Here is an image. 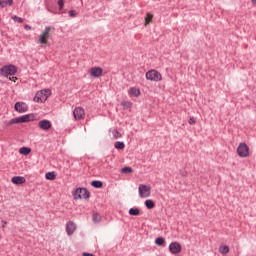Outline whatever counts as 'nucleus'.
<instances>
[{
	"mask_svg": "<svg viewBox=\"0 0 256 256\" xmlns=\"http://www.w3.org/2000/svg\"><path fill=\"white\" fill-rule=\"evenodd\" d=\"M34 119H35V115L26 114V115L13 118V119L5 122V125H7V127H11V125H17L19 123H29V121H33Z\"/></svg>",
	"mask_w": 256,
	"mask_h": 256,
	"instance_id": "1",
	"label": "nucleus"
},
{
	"mask_svg": "<svg viewBox=\"0 0 256 256\" xmlns=\"http://www.w3.org/2000/svg\"><path fill=\"white\" fill-rule=\"evenodd\" d=\"M51 97V89H44L41 91H38L34 96V101L36 103H45L47 99Z\"/></svg>",
	"mask_w": 256,
	"mask_h": 256,
	"instance_id": "2",
	"label": "nucleus"
},
{
	"mask_svg": "<svg viewBox=\"0 0 256 256\" xmlns=\"http://www.w3.org/2000/svg\"><path fill=\"white\" fill-rule=\"evenodd\" d=\"M146 79L148 81H155L159 83V81H163V76L159 73V71L152 69L146 72Z\"/></svg>",
	"mask_w": 256,
	"mask_h": 256,
	"instance_id": "3",
	"label": "nucleus"
},
{
	"mask_svg": "<svg viewBox=\"0 0 256 256\" xmlns=\"http://www.w3.org/2000/svg\"><path fill=\"white\" fill-rule=\"evenodd\" d=\"M0 73L1 75H4V77H10L15 75V73H17V67H15L14 65H7L4 66L0 69Z\"/></svg>",
	"mask_w": 256,
	"mask_h": 256,
	"instance_id": "4",
	"label": "nucleus"
},
{
	"mask_svg": "<svg viewBox=\"0 0 256 256\" xmlns=\"http://www.w3.org/2000/svg\"><path fill=\"white\" fill-rule=\"evenodd\" d=\"M139 197L142 199H147V197H151V187L140 184L138 188Z\"/></svg>",
	"mask_w": 256,
	"mask_h": 256,
	"instance_id": "5",
	"label": "nucleus"
},
{
	"mask_svg": "<svg viewBox=\"0 0 256 256\" xmlns=\"http://www.w3.org/2000/svg\"><path fill=\"white\" fill-rule=\"evenodd\" d=\"M74 199H89V191L87 188H78L73 193Z\"/></svg>",
	"mask_w": 256,
	"mask_h": 256,
	"instance_id": "6",
	"label": "nucleus"
},
{
	"mask_svg": "<svg viewBox=\"0 0 256 256\" xmlns=\"http://www.w3.org/2000/svg\"><path fill=\"white\" fill-rule=\"evenodd\" d=\"M51 33V26H47L45 28V30L41 33V35L39 36V40L38 42L41 45H47V39H49V35Z\"/></svg>",
	"mask_w": 256,
	"mask_h": 256,
	"instance_id": "7",
	"label": "nucleus"
},
{
	"mask_svg": "<svg viewBox=\"0 0 256 256\" xmlns=\"http://www.w3.org/2000/svg\"><path fill=\"white\" fill-rule=\"evenodd\" d=\"M237 154L239 157H249V146L245 143H240L237 148Z\"/></svg>",
	"mask_w": 256,
	"mask_h": 256,
	"instance_id": "8",
	"label": "nucleus"
},
{
	"mask_svg": "<svg viewBox=\"0 0 256 256\" xmlns=\"http://www.w3.org/2000/svg\"><path fill=\"white\" fill-rule=\"evenodd\" d=\"M73 115L76 121H81V119H85V109H83V107H76L73 111Z\"/></svg>",
	"mask_w": 256,
	"mask_h": 256,
	"instance_id": "9",
	"label": "nucleus"
},
{
	"mask_svg": "<svg viewBox=\"0 0 256 256\" xmlns=\"http://www.w3.org/2000/svg\"><path fill=\"white\" fill-rule=\"evenodd\" d=\"M14 109L18 113H27V111H29V106H27V104L24 102H16Z\"/></svg>",
	"mask_w": 256,
	"mask_h": 256,
	"instance_id": "10",
	"label": "nucleus"
},
{
	"mask_svg": "<svg viewBox=\"0 0 256 256\" xmlns=\"http://www.w3.org/2000/svg\"><path fill=\"white\" fill-rule=\"evenodd\" d=\"M169 251L172 255H179V253H181V244L179 242L170 243Z\"/></svg>",
	"mask_w": 256,
	"mask_h": 256,
	"instance_id": "11",
	"label": "nucleus"
},
{
	"mask_svg": "<svg viewBox=\"0 0 256 256\" xmlns=\"http://www.w3.org/2000/svg\"><path fill=\"white\" fill-rule=\"evenodd\" d=\"M38 127L42 129V131H49V129L52 127V124L49 120H41L38 122Z\"/></svg>",
	"mask_w": 256,
	"mask_h": 256,
	"instance_id": "12",
	"label": "nucleus"
},
{
	"mask_svg": "<svg viewBox=\"0 0 256 256\" xmlns=\"http://www.w3.org/2000/svg\"><path fill=\"white\" fill-rule=\"evenodd\" d=\"M91 77L99 78L103 75V68L101 67H92L90 69Z\"/></svg>",
	"mask_w": 256,
	"mask_h": 256,
	"instance_id": "13",
	"label": "nucleus"
},
{
	"mask_svg": "<svg viewBox=\"0 0 256 256\" xmlns=\"http://www.w3.org/2000/svg\"><path fill=\"white\" fill-rule=\"evenodd\" d=\"M75 229H77V225L74 224L73 221H69L68 223H66L67 235H73V233H75Z\"/></svg>",
	"mask_w": 256,
	"mask_h": 256,
	"instance_id": "14",
	"label": "nucleus"
},
{
	"mask_svg": "<svg viewBox=\"0 0 256 256\" xmlns=\"http://www.w3.org/2000/svg\"><path fill=\"white\" fill-rule=\"evenodd\" d=\"M11 181L14 185H23V183H25L26 180L23 176H14L12 177Z\"/></svg>",
	"mask_w": 256,
	"mask_h": 256,
	"instance_id": "15",
	"label": "nucleus"
},
{
	"mask_svg": "<svg viewBox=\"0 0 256 256\" xmlns=\"http://www.w3.org/2000/svg\"><path fill=\"white\" fill-rule=\"evenodd\" d=\"M128 93L129 95H131V97H139V95H141V90L132 87L129 89Z\"/></svg>",
	"mask_w": 256,
	"mask_h": 256,
	"instance_id": "16",
	"label": "nucleus"
},
{
	"mask_svg": "<svg viewBox=\"0 0 256 256\" xmlns=\"http://www.w3.org/2000/svg\"><path fill=\"white\" fill-rule=\"evenodd\" d=\"M45 178L48 181H55V179H57V175L55 174V172H48L46 173Z\"/></svg>",
	"mask_w": 256,
	"mask_h": 256,
	"instance_id": "17",
	"label": "nucleus"
},
{
	"mask_svg": "<svg viewBox=\"0 0 256 256\" xmlns=\"http://www.w3.org/2000/svg\"><path fill=\"white\" fill-rule=\"evenodd\" d=\"M141 213V210L139 208H130L129 209V215H132L133 217L139 216Z\"/></svg>",
	"mask_w": 256,
	"mask_h": 256,
	"instance_id": "18",
	"label": "nucleus"
},
{
	"mask_svg": "<svg viewBox=\"0 0 256 256\" xmlns=\"http://www.w3.org/2000/svg\"><path fill=\"white\" fill-rule=\"evenodd\" d=\"M92 187H95V189H101L103 187V182L99 180H94L91 182Z\"/></svg>",
	"mask_w": 256,
	"mask_h": 256,
	"instance_id": "19",
	"label": "nucleus"
},
{
	"mask_svg": "<svg viewBox=\"0 0 256 256\" xmlns=\"http://www.w3.org/2000/svg\"><path fill=\"white\" fill-rule=\"evenodd\" d=\"M19 153L21 155H29V153H31V148L22 147V148L19 149Z\"/></svg>",
	"mask_w": 256,
	"mask_h": 256,
	"instance_id": "20",
	"label": "nucleus"
},
{
	"mask_svg": "<svg viewBox=\"0 0 256 256\" xmlns=\"http://www.w3.org/2000/svg\"><path fill=\"white\" fill-rule=\"evenodd\" d=\"M153 21V16L151 13H147L146 17H145V27H147L150 22Z\"/></svg>",
	"mask_w": 256,
	"mask_h": 256,
	"instance_id": "21",
	"label": "nucleus"
},
{
	"mask_svg": "<svg viewBox=\"0 0 256 256\" xmlns=\"http://www.w3.org/2000/svg\"><path fill=\"white\" fill-rule=\"evenodd\" d=\"M7 5H13V0H0V7H7Z\"/></svg>",
	"mask_w": 256,
	"mask_h": 256,
	"instance_id": "22",
	"label": "nucleus"
},
{
	"mask_svg": "<svg viewBox=\"0 0 256 256\" xmlns=\"http://www.w3.org/2000/svg\"><path fill=\"white\" fill-rule=\"evenodd\" d=\"M145 205L147 209H153L155 207V202L153 200H146Z\"/></svg>",
	"mask_w": 256,
	"mask_h": 256,
	"instance_id": "23",
	"label": "nucleus"
},
{
	"mask_svg": "<svg viewBox=\"0 0 256 256\" xmlns=\"http://www.w3.org/2000/svg\"><path fill=\"white\" fill-rule=\"evenodd\" d=\"M92 220L94 223H100L101 222V215H99L98 213H94L92 215Z\"/></svg>",
	"mask_w": 256,
	"mask_h": 256,
	"instance_id": "24",
	"label": "nucleus"
},
{
	"mask_svg": "<svg viewBox=\"0 0 256 256\" xmlns=\"http://www.w3.org/2000/svg\"><path fill=\"white\" fill-rule=\"evenodd\" d=\"M114 147H115V149L123 150V149H125V143L118 141V142H116V143L114 144Z\"/></svg>",
	"mask_w": 256,
	"mask_h": 256,
	"instance_id": "25",
	"label": "nucleus"
},
{
	"mask_svg": "<svg viewBox=\"0 0 256 256\" xmlns=\"http://www.w3.org/2000/svg\"><path fill=\"white\" fill-rule=\"evenodd\" d=\"M155 243H156V245L161 247V245L165 244V239L163 237H158V238H156Z\"/></svg>",
	"mask_w": 256,
	"mask_h": 256,
	"instance_id": "26",
	"label": "nucleus"
},
{
	"mask_svg": "<svg viewBox=\"0 0 256 256\" xmlns=\"http://www.w3.org/2000/svg\"><path fill=\"white\" fill-rule=\"evenodd\" d=\"M219 251L222 255H227V253H229V248L227 246H222L219 248Z\"/></svg>",
	"mask_w": 256,
	"mask_h": 256,
	"instance_id": "27",
	"label": "nucleus"
},
{
	"mask_svg": "<svg viewBox=\"0 0 256 256\" xmlns=\"http://www.w3.org/2000/svg\"><path fill=\"white\" fill-rule=\"evenodd\" d=\"M133 172V168L131 167H124L121 169V173H132Z\"/></svg>",
	"mask_w": 256,
	"mask_h": 256,
	"instance_id": "28",
	"label": "nucleus"
},
{
	"mask_svg": "<svg viewBox=\"0 0 256 256\" xmlns=\"http://www.w3.org/2000/svg\"><path fill=\"white\" fill-rule=\"evenodd\" d=\"M113 137H114V139H119L121 137V132L114 130Z\"/></svg>",
	"mask_w": 256,
	"mask_h": 256,
	"instance_id": "29",
	"label": "nucleus"
},
{
	"mask_svg": "<svg viewBox=\"0 0 256 256\" xmlns=\"http://www.w3.org/2000/svg\"><path fill=\"white\" fill-rule=\"evenodd\" d=\"M68 14H69V17H77V11L75 10H70Z\"/></svg>",
	"mask_w": 256,
	"mask_h": 256,
	"instance_id": "30",
	"label": "nucleus"
},
{
	"mask_svg": "<svg viewBox=\"0 0 256 256\" xmlns=\"http://www.w3.org/2000/svg\"><path fill=\"white\" fill-rule=\"evenodd\" d=\"M58 6L61 11L63 9V7L65 6V3L63 2V0H58Z\"/></svg>",
	"mask_w": 256,
	"mask_h": 256,
	"instance_id": "31",
	"label": "nucleus"
},
{
	"mask_svg": "<svg viewBox=\"0 0 256 256\" xmlns=\"http://www.w3.org/2000/svg\"><path fill=\"white\" fill-rule=\"evenodd\" d=\"M188 123H189V125H195V123H197V121L195 120V118L191 117V118L188 120Z\"/></svg>",
	"mask_w": 256,
	"mask_h": 256,
	"instance_id": "32",
	"label": "nucleus"
},
{
	"mask_svg": "<svg viewBox=\"0 0 256 256\" xmlns=\"http://www.w3.org/2000/svg\"><path fill=\"white\" fill-rule=\"evenodd\" d=\"M13 19H14V21H17L18 23H23V18H21V17L14 16Z\"/></svg>",
	"mask_w": 256,
	"mask_h": 256,
	"instance_id": "33",
	"label": "nucleus"
},
{
	"mask_svg": "<svg viewBox=\"0 0 256 256\" xmlns=\"http://www.w3.org/2000/svg\"><path fill=\"white\" fill-rule=\"evenodd\" d=\"M123 107H126L127 109H129L131 107V102H122Z\"/></svg>",
	"mask_w": 256,
	"mask_h": 256,
	"instance_id": "34",
	"label": "nucleus"
},
{
	"mask_svg": "<svg viewBox=\"0 0 256 256\" xmlns=\"http://www.w3.org/2000/svg\"><path fill=\"white\" fill-rule=\"evenodd\" d=\"M9 79H10V81H13L14 83L17 81V77H15V76L10 77Z\"/></svg>",
	"mask_w": 256,
	"mask_h": 256,
	"instance_id": "35",
	"label": "nucleus"
},
{
	"mask_svg": "<svg viewBox=\"0 0 256 256\" xmlns=\"http://www.w3.org/2000/svg\"><path fill=\"white\" fill-rule=\"evenodd\" d=\"M24 27H25V29H26L27 31H31V26H29V25L26 24Z\"/></svg>",
	"mask_w": 256,
	"mask_h": 256,
	"instance_id": "36",
	"label": "nucleus"
},
{
	"mask_svg": "<svg viewBox=\"0 0 256 256\" xmlns=\"http://www.w3.org/2000/svg\"><path fill=\"white\" fill-rule=\"evenodd\" d=\"M82 255H83V256H94L93 254L87 253V252H84Z\"/></svg>",
	"mask_w": 256,
	"mask_h": 256,
	"instance_id": "37",
	"label": "nucleus"
},
{
	"mask_svg": "<svg viewBox=\"0 0 256 256\" xmlns=\"http://www.w3.org/2000/svg\"><path fill=\"white\" fill-rule=\"evenodd\" d=\"M181 175H182V177H187V172L184 171L181 173Z\"/></svg>",
	"mask_w": 256,
	"mask_h": 256,
	"instance_id": "38",
	"label": "nucleus"
},
{
	"mask_svg": "<svg viewBox=\"0 0 256 256\" xmlns=\"http://www.w3.org/2000/svg\"><path fill=\"white\" fill-rule=\"evenodd\" d=\"M254 5H256V0H251Z\"/></svg>",
	"mask_w": 256,
	"mask_h": 256,
	"instance_id": "39",
	"label": "nucleus"
}]
</instances>
